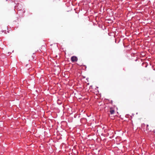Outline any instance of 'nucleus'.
Masks as SVG:
<instances>
[{"mask_svg": "<svg viewBox=\"0 0 155 155\" xmlns=\"http://www.w3.org/2000/svg\"><path fill=\"white\" fill-rule=\"evenodd\" d=\"M71 60L72 62H75L77 61L78 58L76 56H72L71 58Z\"/></svg>", "mask_w": 155, "mask_h": 155, "instance_id": "f257e3e1", "label": "nucleus"}, {"mask_svg": "<svg viewBox=\"0 0 155 155\" xmlns=\"http://www.w3.org/2000/svg\"><path fill=\"white\" fill-rule=\"evenodd\" d=\"M110 112L111 114H114L115 113V111L114 110L112 109V108H110Z\"/></svg>", "mask_w": 155, "mask_h": 155, "instance_id": "f03ea898", "label": "nucleus"}, {"mask_svg": "<svg viewBox=\"0 0 155 155\" xmlns=\"http://www.w3.org/2000/svg\"><path fill=\"white\" fill-rule=\"evenodd\" d=\"M110 103H111L112 104L113 101H111L110 102Z\"/></svg>", "mask_w": 155, "mask_h": 155, "instance_id": "7ed1b4c3", "label": "nucleus"}, {"mask_svg": "<svg viewBox=\"0 0 155 155\" xmlns=\"http://www.w3.org/2000/svg\"><path fill=\"white\" fill-rule=\"evenodd\" d=\"M28 66V65L27 64L26 65V67H27Z\"/></svg>", "mask_w": 155, "mask_h": 155, "instance_id": "20e7f679", "label": "nucleus"}, {"mask_svg": "<svg viewBox=\"0 0 155 155\" xmlns=\"http://www.w3.org/2000/svg\"><path fill=\"white\" fill-rule=\"evenodd\" d=\"M147 127H148V125H147Z\"/></svg>", "mask_w": 155, "mask_h": 155, "instance_id": "39448f33", "label": "nucleus"}, {"mask_svg": "<svg viewBox=\"0 0 155 155\" xmlns=\"http://www.w3.org/2000/svg\"><path fill=\"white\" fill-rule=\"evenodd\" d=\"M30 66V65H29V66H28V67H29Z\"/></svg>", "mask_w": 155, "mask_h": 155, "instance_id": "423d86ee", "label": "nucleus"}]
</instances>
